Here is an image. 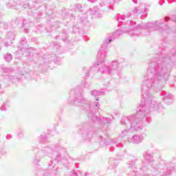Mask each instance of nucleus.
<instances>
[{"mask_svg": "<svg viewBox=\"0 0 176 176\" xmlns=\"http://www.w3.org/2000/svg\"><path fill=\"white\" fill-rule=\"evenodd\" d=\"M111 40H109V43H111Z\"/></svg>", "mask_w": 176, "mask_h": 176, "instance_id": "nucleus-1", "label": "nucleus"}]
</instances>
